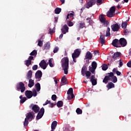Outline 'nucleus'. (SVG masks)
<instances>
[{
  "mask_svg": "<svg viewBox=\"0 0 131 131\" xmlns=\"http://www.w3.org/2000/svg\"><path fill=\"white\" fill-rule=\"evenodd\" d=\"M29 61H32V60H34V58H33V56H32V55L31 56H30L28 58V59Z\"/></svg>",
  "mask_w": 131,
  "mask_h": 131,
  "instance_id": "e2e57ef3",
  "label": "nucleus"
},
{
  "mask_svg": "<svg viewBox=\"0 0 131 131\" xmlns=\"http://www.w3.org/2000/svg\"><path fill=\"white\" fill-rule=\"evenodd\" d=\"M25 95L28 99H31V98H32V91L29 90L26 91Z\"/></svg>",
  "mask_w": 131,
  "mask_h": 131,
  "instance_id": "4468645a",
  "label": "nucleus"
},
{
  "mask_svg": "<svg viewBox=\"0 0 131 131\" xmlns=\"http://www.w3.org/2000/svg\"><path fill=\"white\" fill-rule=\"evenodd\" d=\"M52 100H53V101H56V100H57V95L54 94L51 97Z\"/></svg>",
  "mask_w": 131,
  "mask_h": 131,
  "instance_id": "09e8293b",
  "label": "nucleus"
},
{
  "mask_svg": "<svg viewBox=\"0 0 131 131\" xmlns=\"http://www.w3.org/2000/svg\"><path fill=\"white\" fill-rule=\"evenodd\" d=\"M106 75L107 76H105L102 81L103 83H105V84H107V83H108V81H109V80H111V79L113 76V73H108L106 74Z\"/></svg>",
  "mask_w": 131,
  "mask_h": 131,
  "instance_id": "20e7f679",
  "label": "nucleus"
},
{
  "mask_svg": "<svg viewBox=\"0 0 131 131\" xmlns=\"http://www.w3.org/2000/svg\"><path fill=\"white\" fill-rule=\"evenodd\" d=\"M27 119H30V118H31V119H33V114H32V112H30L27 114V115H26Z\"/></svg>",
  "mask_w": 131,
  "mask_h": 131,
  "instance_id": "bb28decb",
  "label": "nucleus"
},
{
  "mask_svg": "<svg viewBox=\"0 0 131 131\" xmlns=\"http://www.w3.org/2000/svg\"><path fill=\"white\" fill-rule=\"evenodd\" d=\"M79 55H80V51H79V49H76L72 54V57L75 63H76V58H78Z\"/></svg>",
  "mask_w": 131,
  "mask_h": 131,
  "instance_id": "39448f33",
  "label": "nucleus"
},
{
  "mask_svg": "<svg viewBox=\"0 0 131 131\" xmlns=\"http://www.w3.org/2000/svg\"><path fill=\"white\" fill-rule=\"evenodd\" d=\"M112 30L114 31V32H117L119 30V25L118 24H115L111 26Z\"/></svg>",
  "mask_w": 131,
  "mask_h": 131,
  "instance_id": "f8f14e48",
  "label": "nucleus"
},
{
  "mask_svg": "<svg viewBox=\"0 0 131 131\" xmlns=\"http://www.w3.org/2000/svg\"><path fill=\"white\" fill-rule=\"evenodd\" d=\"M100 42L101 45H105V36L101 35L100 37Z\"/></svg>",
  "mask_w": 131,
  "mask_h": 131,
  "instance_id": "412c9836",
  "label": "nucleus"
},
{
  "mask_svg": "<svg viewBox=\"0 0 131 131\" xmlns=\"http://www.w3.org/2000/svg\"><path fill=\"white\" fill-rule=\"evenodd\" d=\"M117 71H117V68H114L113 70V73H116Z\"/></svg>",
  "mask_w": 131,
  "mask_h": 131,
  "instance_id": "774afa93",
  "label": "nucleus"
},
{
  "mask_svg": "<svg viewBox=\"0 0 131 131\" xmlns=\"http://www.w3.org/2000/svg\"><path fill=\"white\" fill-rule=\"evenodd\" d=\"M51 46L50 45V42L48 41L44 44V50H50Z\"/></svg>",
  "mask_w": 131,
  "mask_h": 131,
  "instance_id": "a878e982",
  "label": "nucleus"
},
{
  "mask_svg": "<svg viewBox=\"0 0 131 131\" xmlns=\"http://www.w3.org/2000/svg\"><path fill=\"white\" fill-rule=\"evenodd\" d=\"M123 65V63L122 62V60L121 59L119 60V66L118 67L119 68L120 67H122V66Z\"/></svg>",
  "mask_w": 131,
  "mask_h": 131,
  "instance_id": "4d7b16f0",
  "label": "nucleus"
},
{
  "mask_svg": "<svg viewBox=\"0 0 131 131\" xmlns=\"http://www.w3.org/2000/svg\"><path fill=\"white\" fill-rule=\"evenodd\" d=\"M26 100H27V98H26V97H23V98H21V99H20V103H24V102H25V101H26Z\"/></svg>",
  "mask_w": 131,
  "mask_h": 131,
  "instance_id": "8fccbe9b",
  "label": "nucleus"
},
{
  "mask_svg": "<svg viewBox=\"0 0 131 131\" xmlns=\"http://www.w3.org/2000/svg\"><path fill=\"white\" fill-rule=\"evenodd\" d=\"M25 65H26V66L27 67H29L30 65H31V61L29 60H26L25 61Z\"/></svg>",
  "mask_w": 131,
  "mask_h": 131,
  "instance_id": "7c9ffc66",
  "label": "nucleus"
},
{
  "mask_svg": "<svg viewBox=\"0 0 131 131\" xmlns=\"http://www.w3.org/2000/svg\"><path fill=\"white\" fill-rule=\"evenodd\" d=\"M115 86V85H114V83H113L112 82H108V84H107V88L108 90H110Z\"/></svg>",
  "mask_w": 131,
  "mask_h": 131,
  "instance_id": "b1692460",
  "label": "nucleus"
},
{
  "mask_svg": "<svg viewBox=\"0 0 131 131\" xmlns=\"http://www.w3.org/2000/svg\"><path fill=\"white\" fill-rule=\"evenodd\" d=\"M43 114H45V108L43 107H42L36 116L37 119H40V118H41V117L43 116Z\"/></svg>",
  "mask_w": 131,
  "mask_h": 131,
  "instance_id": "0eeeda50",
  "label": "nucleus"
},
{
  "mask_svg": "<svg viewBox=\"0 0 131 131\" xmlns=\"http://www.w3.org/2000/svg\"><path fill=\"white\" fill-rule=\"evenodd\" d=\"M61 29H63L66 30L67 32H68V30H69V28L67 26V25H64L63 27V28Z\"/></svg>",
  "mask_w": 131,
  "mask_h": 131,
  "instance_id": "a18cd8bd",
  "label": "nucleus"
},
{
  "mask_svg": "<svg viewBox=\"0 0 131 131\" xmlns=\"http://www.w3.org/2000/svg\"><path fill=\"white\" fill-rule=\"evenodd\" d=\"M42 76V72H41V71L40 70H38L35 73V78L36 79L41 78Z\"/></svg>",
  "mask_w": 131,
  "mask_h": 131,
  "instance_id": "2eb2a0df",
  "label": "nucleus"
},
{
  "mask_svg": "<svg viewBox=\"0 0 131 131\" xmlns=\"http://www.w3.org/2000/svg\"><path fill=\"white\" fill-rule=\"evenodd\" d=\"M48 104H51V101L47 100L45 103L43 104V106H46V105H48Z\"/></svg>",
  "mask_w": 131,
  "mask_h": 131,
  "instance_id": "13d9d810",
  "label": "nucleus"
},
{
  "mask_svg": "<svg viewBox=\"0 0 131 131\" xmlns=\"http://www.w3.org/2000/svg\"><path fill=\"white\" fill-rule=\"evenodd\" d=\"M68 25L69 27H71V26H73V23H72L71 20H70L68 23Z\"/></svg>",
  "mask_w": 131,
  "mask_h": 131,
  "instance_id": "864d4df0",
  "label": "nucleus"
},
{
  "mask_svg": "<svg viewBox=\"0 0 131 131\" xmlns=\"http://www.w3.org/2000/svg\"><path fill=\"white\" fill-rule=\"evenodd\" d=\"M59 51V48L56 47L54 48V50H53V53L54 54H56V53H57L58 51Z\"/></svg>",
  "mask_w": 131,
  "mask_h": 131,
  "instance_id": "5fc2aeb1",
  "label": "nucleus"
},
{
  "mask_svg": "<svg viewBox=\"0 0 131 131\" xmlns=\"http://www.w3.org/2000/svg\"><path fill=\"white\" fill-rule=\"evenodd\" d=\"M28 123H29V122L28 121V119L25 118V122L24 123V126H27L28 125Z\"/></svg>",
  "mask_w": 131,
  "mask_h": 131,
  "instance_id": "37998d69",
  "label": "nucleus"
},
{
  "mask_svg": "<svg viewBox=\"0 0 131 131\" xmlns=\"http://www.w3.org/2000/svg\"><path fill=\"white\" fill-rule=\"evenodd\" d=\"M64 84H68V83L67 82V78L65 76H64L61 78V83L60 85V86H62V85H64Z\"/></svg>",
  "mask_w": 131,
  "mask_h": 131,
  "instance_id": "ddd939ff",
  "label": "nucleus"
},
{
  "mask_svg": "<svg viewBox=\"0 0 131 131\" xmlns=\"http://www.w3.org/2000/svg\"><path fill=\"white\" fill-rule=\"evenodd\" d=\"M102 69L103 70V71H106L108 69V65L106 64H103L102 66Z\"/></svg>",
  "mask_w": 131,
  "mask_h": 131,
  "instance_id": "72a5a7b5",
  "label": "nucleus"
},
{
  "mask_svg": "<svg viewBox=\"0 0 131 131\" xmlns=\"http://www.w3.org/2000/svg\"><path fill=\"white\" fill-rule=\"evenodd\" d=\"M76 112L78 115L82 114V110L80 108H77L76 110Z\"/></svg>",
  "mask_w": 131,
  "mask_h": 131,
  "instance_id": "f704fd0d",
  "label": "nucleus"
},
{
  "mask_svg": "<svg viewBox=\"0 0 131 131\" xmlns=\"http://www.w3.org/2000/svg\"><path fill=\"white\" fill-rule=\"evenodd\" d=\"M87 68L86 66H83L81 69V74L82 75H85V73H86Z\"/></svg>",
  "mask_w": 131,
  "mask_h": 131,
  "instance_id": "5701e85b",
  "label": "nucleus"
},
{
  "mask_svg": "<svg viewBox=\"0 0 131 131\" xmlns=\"http://www.w3.org/2000/svg\"><path fill=\"white\" fill-rule=\"evenodd\" d=\"M95 78V75H92L90 78V81L92 82V85H96L97 84V79Z\"/></svg>",
  "mask_w": 131,
  "mask_h": 131,
  "instance_id": "dca6fc26",
  "label": "nucleus"
},
{
  "mask_svg": "<svg viewBox=\"0 0 131 131\" xmlns=\"http://www.w3.org/2000/svg\"><path fill=\"white\" fill-rule=\"evenodd\" d=\"M32 77V71L30 70L28 71V73L27 74V79H31Z\"/></svg>",
  "mask_w": 131,
  "mask_h": 131,
  "instance_id": "4be33fe9",
  "label": "nucleus"
},
{
  "mask_svg": "<svg viewBox=\"0 0 131 131\" xmlns=\"http://www.w3.org/2000/svg\"><path fill=\"white\" fill-rule=\"evenodd\" d=\"M97 66H98V64L96 61H93L92 63V67L94 68V69H97Z\"/></svg>",
  "mask_w": 131,
  "mask_h": 131,
  "instance_id": "473e14b6",
  "label": "nucleus"
},
{
  "mask_svg": "<svg viewBox=\"0 0 131 131\" xmlns=\"http://www.w3.org/2000/svg\"><path fill=\"white\" fill-rule=\"evenodd\" d=\"M61 11H62V9L57 7L55 9V13L57 14H60V13H61Z\"/></svg>",
  "mask_w": 131,
  "mask_h": 131,
  "instance_id": "2f4dec72",
  "label": "nucleus"
},
{
  "mask_svg": "<svg viewBox=\"0 0 131 131\" xmlns=\"http://www.w3.org/2000/svg\"><path fill=\"white\" fill-rule=\"evenodd\" d=\"M57 124H58V122L56 121H54L53 122H52L51 124V129L52 130L56 129Z\"/></svg>",
  "mask_w": 131,
  "mask_h": 131,
  "instance_id": "6ab92c4d",
  "label": "nucleus"
},
{
  "mask_svg": "<svg viewBox=\"0 0 131 131\" xmlns=\"http://www.w3.org/2000/svg\"><path fill=\"white\" fill-rule=\"evenodd\" d=\"M73 98H74V94H73L71 95V96H70V95H69L68 96V100H72V99H73Z\"/></svg>",
  "mask_w": 131,
  "mask_h": 131,
  "instance_id": "49530a36",
  "label": "nucleus"
},
{
  "mask_svg": "<svg viewBox=\"0 0 131 131\" xmlns=\"http://www.w3.org/2000/svg\"><path fill=\"white\" fill-rule=\"evenodd\" d=\"M84 25H85V24L84 23H82L80 24L79 28H83L84 27Z\"/></svg>",
  "mask_w": 131,
  "mask_h": 131,
  "instance_id": "6e6d98bb",
  "label": "nucleus"
},
{
  "mask_svg": "<svg viewBox=\"0 0 131 131\" xmlns=\"http://www.w3.org/2000/svg\"><path fill=\"white\" fill-rule=\"evenodd\" d=\"M126 26H127V23L125 22L122 24V28H123V29H125Z\"/></svg>",
  "mask_w": 131,
  "mask_h": 131,
  "instance_id": "c03bdc74",
  "label": "nucleus"
},
{
  "mask_svg": "<svg viewBox=\"0 0 131 131\" xmlns=\"http://www.w3.org/2000/svg\"><path fill=\"white\" fill-rule=\"evenodd\" d=\"M40 67L42 68V69H43V70H46L47 69V67H48V63L45 61V60H42L40 62L39 64Z\"/></svg>",
  "mask_w": 131,
  "mask_h": 131,
  "instance_id": "9b49d317",
  "label": "nucleus"
},
{
  "mask_svg": "<svg viewBox=\"0 0 131 131\" xmlns=\"http://www.w3.org/2000/svg\"><path fill=\"white\" fill-rule=\"evenodd\" d=\"M61 66L63 70H64V74H68V69H69L68 57H64L61 59Z\"/></svg>",
  "mask_w": 131,
  "mask_h": 131,
  "instance_id": "f257e3e1",
  "label": "nucleus"
},
{
  "mask_svg": "<svg viewBox=\"0 0 131 131\" xmlns=\"http://www.w3.org/2000/svg\"><path fill=\"white\" fill-rule=\"evenodd\" d=\"M57 106L58 108H61V107H63V101H62V100L58 101L57 103Z\"/></svg>",
  "mask_w": 131,
  "mask_h": 131,
  "instance_id": "c85d7f7f",
  "label": "nucleus"
},
{
  "mask_svg": "<svg viewBox=\"0 0 131 131\" xmlns=\"http://www.w3.org/2000/svg\"><path fill=\"white\" fill-rule=\"evenodd\" d=\"M49 66L50 67H54V64L52 63V59L49 60Z\"/></svg>",
  "mask_w": 131,
  "mask_h": 131,
  "instance_id": "3c124183",
  "label": "nucleus"
},
{
  "mask_svg": "<svg viewBox=\"0 0 131 131\" xmlns=\"http://www.w3.org/2000/svg\"><path fill=\"white\" fill-rule=\"evenodd\" d=\"M32 97L33 96V97H36V96H37V92H36V90L34 89L32 91Z\"/></svg>",
  "mask_w": 131,
  "mask_h": 131,
  "instance_id": "79ce46f5",
  "label": "nucleus"
},
{
  "mask_svg": "<svg viewBox=\"0 0 131 131\" xmlns=\"http://www.w3.org/2000/svg\"><path fill=\"white\" fill-rule=\"evenodd\" d=\"M38 46L39 47H42V45H43V43L42 42V41L40 40H38Z\"/></svg>",
  "mask_w": 131,
  "mask_h": 131,
  "instance_id": "de8ad7c7",
  "label": "nucleus"
},
{
  "mask_svg": "<svg viewBox=\"0 0 131 131\" xmlns=\"http://www.w3.org/2000/svg\"><path fill=\"white\" fill-rule=\"evenodd\" d=\"M124 33L125 35H127V34H128L129 33V31H128V30H127V29H126L124 30Z\"/></svg>",
  "mask_w": 131,
  "mask_h": 131,
  "instance_id": "bf43d9fd",
  "label": "nucleus"
},
{
  "mask_svg": "<svg viewBox=\"0 0 131 131\" xmlns=\"http://www.w3.org/2000/svg\"><path fill=\"white\" fill-rule=\"evenodd\" d=\"M61 32H62V33H63V34H66V33L68 32H67L66 30H64L62 29H61Z\"/></svg>",
  "mask_w": 131,
  "mask_h": 131,
  "instance_id": "69168bd1",
  "label": "nucleus"
},
{
  "mask_svg": "<svg viewBox=\"0 0 131 131\" xmlns=\"http://www.w3.org/2000/svg\"><path fill=\"white\" fill-rule=\"evenodd\" d=\"M127 67H129V68H131V60L129 61L127 63Z\"/></svg>",
  "mask_w": 131,
  "mask_h": 131,
  "instance_id": "680f3d73",
  "label": "nucleus"
},
{
  "mask_svg": "<svg viewBox=\"0 0 131 131\" xmlns=\"http://www.w3.org/2000/svg\"><path fill=\"white\" fill-rule=\"evenodd\" d=\"M35 86L37 92H39V91H40V84L37 83L35 84Z\"/></svg>",
  "mask_w": 131,
  "mask_h": 131,
  "instance_id": "c756f323",
  "label": "nucleus"
},
{
  "mask_svg": "<svg viewBox=\"0 0 131 131\" xmlns=\"http://www.w3.org/2000/svg\"><path fill=\"white\" fill-rule=\"evenodd\" d=\"M96 3H97V1L96 0H89L86 4L85 7L86 9H90V8H92L93 6L96 5Z\"/></svg>",
  "mask_w": 131,
  "mask_h": 131,
  "instance_id": "423d86ee",
  "label": "nucleus"
},
{
  "mask_svg": "<svg viewBox=\"0 0 131 131\" xmlns=\"http://www.w3.org/2000/svg\"><path fill=\"white\" fill-rule=\"evenodd\" d=\"M37 55V51L36 50H33L31 53H30V56H36Z\"/></svg>",
  "mask_w": 131,
  "mask_h": 131,
  "instance_id": "c9c22d12",
  "label": "nucleus"
},
{
  "mask_svg": "<svg viewBox=\"0 0 131 131\" xmlns=\"http://www.w3.org/2000/svg\"><path fill=\"white\" fill-rule=\"evenodd\" d=\"M120 56H121V53L117 52L114 53L112 58L113 59H116V60H117V58H119Z\"/></svg>",
  "mask_w": 131,
  "mask_h": 131,
  "instance_id": "f3484780",
  "label": "nucleus"
},
{
  "mask_svg": "<svg viewBox=\"0 0 131 131\" xmlns=\"http://www.w3.org/2000/svg\"><path fill=\"white\" fill-rule=\"evenodd\" d=\"M34 85V81L31 79L29 80L28 86L29 88H32Z\"/></svg>",
  "mask_w": 131,
  "mask_h": 131,
  "instance_id": "393cba45",
  "label": "nucleus"
},
{
  "mask_svg": "<svg viewBox=\"0 0 131 131\" xmlns=\"http://www.w3.org/2000/svg\"><path fill=\"white\" fill-rule=\"evenodd\" d=\"M58 18L57 17H54V23H57L58 22Z\"/></svg>",
  "mask_w": 131,
  "mask_h": 131,
  "instance_id": "338daca9",
  "label": "nucleus"
},
{
  "mask_svg": "<svg viewBox=\"0 0 131 131\" xmlns=\"http://www.w3.org/2000/svg\"><path fill=\"white\" fill-rule=\"evenodd\" d=\"M92 58H93V55L91 53V52L88 51L86 53V55L85 56V59H88V60H92Z\"/></svg>",
  "mask_w": 131,
  "mask_h": 131,
  "instance_id": "a211bd4d",
  "label": "nucleus"
},
{
  "mask_svg": "<svg viewBox=\"0 0 131 131\" xmlns=\"http://www.w3.org/2000/svg\"><path fill=\"white\" fill-rule=\"evenodd\" d=\"M68 95H72L73 94V88H70L67 92Z\"/></svg>",
  "mask_w": 131,
  "mask_h": 131,
  "instance_id": "58836bf2",
  "label": "nucleus"
},
{
  "mask_svg": "<svg viewBox=\"0 0 131 131\" xmlns=\"http://www.w3.org/2000/svg\"><path fill=\"white\" fill-rule=\"evenodd\" d=\"M110 35H111V34H110V28L107 27V30L106 32V36H110Z\"/></svg>",
  "mask_w": 131,
  "mask_h": 131,
  "instance_id": "4c0bfd02",
  "label": "nucleus"
},
{
  "mask_svg": "<svg viewBox=\"0 0 131 131\" xmlns=\"http://www.w3.org/2000/svg\"><path fill=\"white\" fill-rule=\"evenodd\" d=\"M87 78H89V77H91V75L92 73H91V72L87 71L86 73H85Z\"/></svg>",
  "mask_w": 131,
  "mask_h": 131,
  "instance_id": "a19ab883",
  "label": "nucleus"
},
{
  "mask_svg": "<svg viewBox=\"0 0 131 131\" xmlns=\"http://www.w3.org/2000/svg\"><path fill=\"white\" fill-rule=\"evenodd\" d=\"M32 107V110L35 112V113H38L39 111V106H38V105L35 104L33 105V104H31L30 106V108H31Z\"/></svg>",
  "mask_w": 131,
  "mask_h": 131,
  "instance_id": "1a4fd4ad",
  "label": "nucleus"
},
{
  "mask_svg": "<svg viewBox=\"0 0 131 131\" xmlns=\"http://www.w3.org/2000/svg\"><path fill=\"white\" fill-rule=\"evenodd\" d=\"M111 80L112 81V82H114V83L117 82V77L114 76V73H113V76L112 77Z\"/></svg>",
  "mask_w": 131,
  "mask_h": 131,
  "instance_id": "cd10ccee",
  "label": "nucleus"
},
{
  "mask_svg": "<svg viewBox=\"0 0 131 131\" xmlns=\"http://www.w3.org/2000/svg\"><path fill=\"white\" fill-rule=\"evenodd\" d=\"M116 8L115 6H112L109 10V11L106 13V16L108 18H112L115 15Z\"/></svg>",
  "mask_w": 131,
  "mask_h": 131,
  "instance_id": "7ed1b4c3",
  "label": "nucleus"
},
{
  "mask_svg": "<svg viewBox=\"0 0 131 131\" xmlns=\"http://www.w3.org/2000/svg\"><path fill=\"white\" fill-rule=\"evenodd\" d=\"M119 43L121 47H124L126 46V45H127V41H126V39H125V38H121L119 39Z\"/></svg>",
  "mask_w": 131,
  "mask_h": 131,
  "instance_id": "6e6552de",
  "label": "nucleus"
},
{
  "mask_svg": "<svg viewBox=\"0 0 131 131\" xmlns=\"http://www.w3.org/2000/svg\"><path fill=\"white\" fill-rule=\"evenodd\" d=\"M74 16V14L73 13H69L68 14L67 16V20H68V19H69V18H72V19H73V16Z\"/></svg>",
  "mask_w": 131,
  "mask_h": 131,
  "instance_id": "e433bc0d",
  "label": "nucleus"
},
{
  "mask_svg": "<svg viewBox=\"0 0 131 131\" xmlns=\"http://www.w3.org/2000/svg\"><path fill=\"white\" fill-rule=\"evenodd\" d=\"M89 71H91L92 73H95V69H94L93 67L89 66Z\"/></svg>",
  "mask_w": 131,
  "mask_h": 131,
  "instance_id": "ea45409f",
  "label": "nucleus"
},
{
  "mask_svg": "<svg viewBox=\"0 0 131 131\" xmlns=\"http://www.w3.org/2000/svg\"><path fill=\"white\" fill-rule=\"evenodd\" d=\"M99 19L102 24H103V23H105V20H106V18L104 17V15L103 14L100 15L99 16Z\"/></svg>",
  "mask_w": 131,
  "mask_h": 131,
  "instance_id": "aec40b11",
  "label": "nucleus"
},
{
  "mask_svg": "<svg viewBox=\"0 0 131 131\" xmlns=\"http://www.w3.org/2000/svg\"><path fill=\"white\" fill-rule=\"evenodd\" d=\"M102 24H103V25H105V26L107 27L108 25H109V21L108 20L106 21L105 20L104 23H103Z\"/></svg>",
  "mask_w": 131,
  "mask_h": 131,
  "instance_id": "052dcab7",
  "label": "nucleus"
},
{
  "mask_svg": "<svg viewBox=\"0 0 131 131\" xmlns=\"http://www.w3.org/2000/svg\"><path fill=\"white\" fill-rule=\"evenodd\" d=\"M97 5H102V0H97Z\"/></svg>",
  "mask_w": 131,
  "mask_h": 131,
  "instance_id": "0e129e2a",
  "label": "nucleus"
},
{
  "mask_svg": "<svg viewBox=\"0 0 131 131\" xmlns=\"http://www.w3.org/2000/svg\"><path fill=\"white\" fill-rule=\"evenodd\" d=\"M37 68H38V66L36 64H35L32 67V69L34 71L37 70Z\"/></svg>",
  "mask_w": 131,
  "mask_h": 131,
  "instance_id": "603ef678",
  "label": "nucleus"
},
{
  "mask_svg": "<svg viewBox=\"0 0 131 131\" xmlns=\"http://www.w3.org/2000/svg\"><path fill=\"white\" fill-rule=\"evenodd\" d=\"M112 45L115 48H121L120 43H119V40H118V39H115L113 40Z\"/></svg>",
  "mask_w": 131,
  "mask_h": 131,
  "instance_id": "9d476101",
  "label": "nucleus"
},
{
  "mask_svg": "<svg viewBox=\"0 0 131 131\" xmlns=\"http://www.w3.org/2000/svg\"><path fill=\"white\" fill-rule=\"evenodd\" d=\"M16 88L17 91H20L21 93H24L26 88H25V85L23 82H19L16 85Z\"/></svg>",
  "mask_w": 131,
  "mask_h": 131,
  "instance_id": "f03ea898",
  "label": "nucleus"
}]
</instances>
